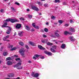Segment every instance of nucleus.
Here are the masks:
<instances>
[{"label":"nucleus","instance_id":"58836bf2","mask_svg":"<svg viewBox=\"0 0 79 79\" xmlns=\"http://www.w3.org/2000/svg\"><path fill=\"white\" fill-rule=\"evenodd\" d=\"M52 48L53 49H56V46H53Z\"/></svg>","mask_w":79,"mask_h":79},{"label":"nucleus","instance_id":"a211bd4d","mask_svg":"<svg viewBox=\"0 0 79 79\" xmlns=\"http://www.w3.org/2000/svg\"><path fill=\"white\" fill-rule=\"evenodd\" d=\"M19 44L20 45H21V46H23L24 45V43L22 42H19Z\"/></svg>","mask_w":79,"mask_h":79},{"label":"nucleus","instance_id":"f8f14e48","mask_svg":"<svg viewBox=\"0 0 79 79\" xmlns=\"http://www.w3.org/2000/svg\"><path fill=\"white\" fill-rule=\"evenodd\" d=\"M69 30L70 31L72 32H75V30L73 28H69Z\"/></svg>","mask_w":79,"mask_h":79},{"label":"nucleus","instance_id":"9b49d317","mask_svg":"<svg viewBox=\"0 0 79 79\" xmlns=\"http://www.w3.org/2000/svg\"><path fill=\"white\" fill-rule=\"evenodd\" d=\"M29 44H30V45H31L32 46H35V43H34V42H31V41H30L29 42Z\"/></svg>","mask_w":79,"mask_h":79},{"label":"nucleus","instance_id":"f704fd0d","mask_svg":"<svg viewBox=\"0 0 79 79\" xmlns=\"http://www.w3.org/2000/svg\"><path fill=\"white\" fill-rule=\"evenodd\" d=\"M7 53L6 52H4L3 53V55L4 56H6V55H7Z\"/></svg>","mask_w":79,"mask_h":79},{"label":"nucleus","instance_id":"7ed1b4c3","mask_svg":"<svg viewBox=\"0 0 79 79\" xmlns=\"http://www.w3.org/2000/svg\"><path fill=\"white\" fill-rule=\"evenodd\" d=\"M31 76L37 78L38 77H39V74L38 73H35V74H34V72H32L31 74Z\"/></svg>","mask_w":79,"mask_h":79},{"label":"nucleus","instance_id":"ddd939ff","mask_svg":"<svg viewBox=\"0 0 79 79\" xmlns=\"http://www.w3.org/2000/svg\"><path fill=\"white\" fill-rule=\"evenodd\" d=\"M64 34L65 35H67V34H70V35H71V34H72V33H71L69 32L66 31H65Z\"/></svg>","mask_w":79,"mask_h":79},{"label":"nucleus","instance_id":"8fccbe9b","mask_svg":"<svg viewBox=\"0 0 79 79\" xmlns=\"http://www.w3.org/2000/svg\"><path fill=\"white\" fill-rule=\"evenodd\" d=\"M7 23H8L7 22H6L4 23V25L6 26V25H8V24H7Z\"/></svg>","mask_w":79,"mask_h":79},{"label":"nucleus","instance_id":"7c9ffc66","mask_svg":"<svg viewBox=\"0 0 79 79\" xmlns=\"http://www.w3.org/2000/svg\"><path fill=\"white\" fill-rule=\"evenodd\" d=\"M63 21L61 20H59V23L60 24H62L63 23Z\"/></svg>","mask_w":79,"mask_h":79},{"label":"nucleus","instance_id":"052dcab7","mask_svg":"<svg viewBox=\"0 0 79 79\" xmlns=\"http://www.w3.org/2000/svg\"><path fill=\"white\" fill-rule=\"evenodd\" d=\"M3 47H2L1 49V52L2 51V49H3Z\"/></svg>","mask_w":79,"mask_h":79},{"label":"nucleus","instance_id":"c85d7f7f","mask_svg":"<svg viewBox=\"0 0 79 79\" xmlns=\"http://www.w3.org/2000/svg\"><path fill=\"white\" fill-rule=\"evenodd\" d=\"M38 4L39 5H40V6H42V3L40 2H37Z\"/></svg>","mask_w":79,"mask_h":79},{"label":"nucleus","instance_id":"49530a36","mask_svg":"<svg viewBox=\"0 0 79 79\" xmlns=\"http://www.w3.org/2000/svg\"><path fill=\"white\" fill-rule=\"evenodd\" d=\"M3 40L5 41L6 40V37H4L3 38Z\"/></svg>","mask_w":79,"mask_h":79},{"label":"nucleus","instance_id":"dca6fc26","mask_svg":"<svg viewBox=\"0 0 79 79\" xmlns=\"http://www.w3.org/2000/svg\"><path fill=\"white\" fill-rule=\"evenodd\" d=\"M13 45H10V43L9 44V45H8V48H13Z\"/></svg>","mask_w":79,"mask_h":79},{"label":"nucleus","instance_id":"de8ad7c7","mask_svg":"<svg viewBox=\"0 0 79 79\" xmlns=\"http://www.w3.org/2000/svg\"><path fill=\"white\" fill-rule=\"evenodd\" d=\"M70 23H73V20H72V19L70 20Z\"/></svg>","mask_w":79,"mask_h":79},{"label":"nucleus","instance_id":"864d4df0","mask_svg":"<svg viewBox=\"0 0 79 79\" xmlns=\"http://www.w3.org/2000/svg\"><path fill=\"white\" fill-rule=\"evenodd\" d=\"M41 59H44V58H45V57H44V56H42L41 57Z\"/></svg>","mask_w":79,"mask_h":79},{"label":"nucleus","instance_id":"c756f323","mask_svg":"<svg viewBox=\"0 0 79 79\" xmlns=\"http://www.w3.org/2000/svg\"><path fill=\"white\" fill-rule=\"evenodd\" d=\"M35 56L36 57V58H39V56H40V55L35 54Z\"/></svg>","mask_w":79,"mask_h":79},{"label":"nucleus","instance_id":"13d9d810","mask_svg":"<svg viewBox=\"0 0 79 79\" xmlns=\"http://www.w3.org/2000/svg\"><path fill=\"white\" fill-rule=\"evenodd\" d=\"M51 18L52 19H54V18H55V17L54 16H52Z\"/></svg>","mask_w":79,"mask_h":79},{"label":"nucleus","instance_id":"ea45409f","mask_svg":"<svg viewBox=\"0 0 79 79\" xmlns=\"http://www.w3.org/2000/svg\"><path fill=\"white\" fill-rule=\"evenodd\" d=\"M15 60L17 61H19V60H20V58H19L16 59Z\"/></svg>","mask_w":79,"mask_h":79},{"label":"nucleus","instance_id":"a19ab883","mask_svg":"<svg viewBox=\"0 0 79 79\" xmlns=\"http://www.w3.org/2000/svg\"><path fill=\"white\" fill-rule=\"evenodd\" d=\"M35 27L36 28V29H39V27L38 26H35Z\"/></svg>","mask_w":79,"mask_h":79},{"label":"nucleus","instance_id":"e2e57ef3","mask_svg":"<svg viewBox=\"0 0 79 79\" xmlns=\"http://www.w3.org/2000/svg\"><path fill=\"white\" fill-rule=\"evenodd\" d=\"M30 10L29 9H27V11H29Z\"/></svg>","mask_w":79,"mask_h":79},{"label":"nucleus","instance_id":"4468645a","mask_svg":"<svg viewBox=\"0 0 79 79\" xmlns=\"http://www.w3.org/2000/svg\"><path fill=\"white\" fill-rule=\"evenodd\" d=\"M18 35H19V36H20V37H21L22 36H23V32H21V31L19 32Z\"/></svg>","mask_w":79,"mask_h":79},{"label":"nucleus","instance_id":"5701e85b","mask_svg":"<svg viewBox=\"0 0 79 79\" xmlns=\"http://www.w3.org/2000/svg\"><path fill=\"white\" fill-rule=\"evenodd\" d=\"M47 45H53V44L50 42H48L47 43Z\"/></svg>","mask_w":79,"mask_h":79},{"label":"nucleus","instance_id":"5fc2aeb1","mask_svg":"<svg viewBox=\"0 0 79 79\" xmlns=\"http://www.w3.org/2000/svg\"><path fill=\"white\" fill-rule=\"evenodd\" d=\"M41 42H42V43H45L44 40H41Z\"/></svg>","mask_w":79,"mask_h":79},{"label":"nucleus","instance_id":"bb28decb","mask_svg":"<svg viewBox=\"0 0 79 79\" xmlns=\"http://www.w3.org/2000/svg\"><path fill=\"white\" fill-rule=\"evenodd\" d=\"M11 60V57H7L6 59V60L7 61H8V60Z\"/></svg>","mask_w":79,"mask_h":79},{"label":"nucleus","instance_id":"6e6d98bb","mask_svg":"<svg viewBox=\"0 0 79 79\" xmlns=\"http://www.w3.org/2000/svg\"><path fill=\"white\" fill-rule=\"evenodd\" d=\"M0 11L1 12V13H3V9H1L0 10Z\"/></svg>","mask_w":79,"mask_h":79},{"label":"nucleus","instance_id":"4d7b16f0","mask_svg":"<svg viewBox=\"0 0 79 79\" xmlns=\"http://www.w3.org/2000/svg\"><path fill=\"white\" fill-rule=\"evenodd\" d=\"M71 41L72 42H73V41H74V39H71Z\"/></svg>","mask_w":79,"mask_h":79},{"label":"nucleus","instance_id":"39448f33","mask_svg":"<svg viewBox=\"0 0 79 79\" xmlns=\"http://www.w3.org/2000/svg\"><path fill=\"white\" fill-rule=\"evenodd\" d=\"M15 27L17 29H20L21 27V24H17L15 26Z\"/></svg>","mask_w":79,"mask_h":79},{"label":"nucleus","instance_id":"20e7f679","mask_svg":"<svg viewBox=\"0 0 79 79\" xmlns=\"http://www.w3.org/2000/svg\"><path fill=\"white\" fill-rule=\"evenodd\" d=\"M26 51L25 49H24V48L20 50L19 51V53H21V55L22 56H23L24 55V52Z\"/></svg>","mask_w":79,"mask_h":79},{"label":"nucleus","instance_id":"37998d69","mask_svg":"<svg viewBox=\"0 0 79 79\" xmlns=\"http://www.w3.org/2000/svg\"><path fill=\"white\" fill-rule=\"evenodd\" d=\"M63 5H67V4L65 2H64L63 3Z\"/></svg>","mask_w":79,"mask_h":79},{"label":"nucleus","instance_id":"6e6552de","mask_svg":"<svg viewBox=\"0 0 79 79\" xmlns=\"http://www.w3.org/2000/svg\"><path fill=\"white\" fill-rule=\"evenodd\" d=\"M44 52L45 53V54H46L47 55H48V56L50 55V56H52V54L50 52H47L45 51Z\"/></svg>","mask_w":79,"mask_h":79},{"label":"nucleus","instance_id":"f257e3e1","mask_svg":"<svg viewBox=\"0 0 79 79\" xmlns=\"http://www.w3.org/2000/svg\"><path fill=\"white\" fill-rule=\"evenodd\" d=\"M4 21H7V22H10V21L12 23H15V22H19V20L17 19H7Z\"/></svg>","mask_w":79,"mask_h":79},{"label":"nucleus","instance_id":"774afa93","mask_svg":"<svg viewBox=\"0 0 79 79\" xmlns=\"http://www.w3.org/2000/svg\"><path fill=\"white\" fill-rule=\"evenodd\" d=\"M28 63H31V61H30V60H29V61H28Z\"/></svg>","mask_w":79,"mask_h":79},{"label":"nucleus","instance_id":"b1692460","mask_svg":"<svg viewBox=\"0 0 79 79\" xmlns=\"http://www.w3.org/2000/svg\"><path fill=\"white\" fill-rule=\"evenodd\" d=\"M44 31L45 32H47L48 31V29L47 28H45L44 29Z\"/></svg>","mask_w":79,"mask_h":79},{"label":"nucleus","instance_id":"cd10ccee","mask_svg":"<svg viewBox=\"0 0 79 79\" xmlns=\"http://www.w3.org/2000/svg\"><path fill=\"white\" fill-rule=\"evenodd\" d=\"M26 28L27 31H29V30H30V28H29V27L27 26H26Z\"/></svg>","mask_w":79,"mask_h":79},{"label":"nucleus","instance_id":"9d476101","mask_svg":"<svg viewBox=\"0 0 79 79\" xmlns=\"http://www.w3.org/2000/svg\"><path fill=\"white\" fill-rule=\"evenodd\" d=\"M38 47L39 48L41 49V50H45V48H43V47L40 45H39L38 46Z\"/></svg>","mask_w":79,"mask_h":79},{"label":"nucleus","instance_id":"c9c22d12","mask_svg":"<svg viewBox=\"0 0 79 79\" xmlns=\"http://www.w3.org/2000/svg\"><path fill=\"white\" fill-rule=\"evenodd\" d=\"M31 8L32 10H34L35 9V6H31Z\"/></svg>","mask_w":79,"mask_h":79},{"label":"nucleus","instance_id":"603ef678","mask_svg":"<svg viewBox=\"0 0 79 79\" xmlns=\"http://www.w3.org/2000/svg\"><path fill=\"white\" fill-rule=\"evenodd\" d=\"M33 59H34V60H36V59H37V58L35 57V56H34L33 57Z\"/></svg>","mask_w":79,"mask_h":79},{"label":"nucleus","instance_id":"680f3d73","mask_svg":"<svg viewBox=\"0 0 79 79\" xmlns=\"http://www.w3.org/2000/svg\"><path fill=\"white\" fill-rule=\"evenodd\" d=\"M58 32H59V31L58 30H57L56 31V32H56L57 33H58Z\"/></svg>","mask_w":79,"mask_h":79},{"label":"nucleus","instance_id":"c03bdc74","mask_svg":"<svg viewBox=\"0 0 79 79\" xmlns=\"http://www.w3.org/2000/svg\"><path fill=\"white\" fill-rule=\"evenodd\" d=\"M48 5V4H44V6H45V7L47 6Z\"/></svg>","mask_w":79,"mask_h":79},{"label":"nucleus","instance_id":"2eb2a0df","mask_svg":"<svg viewBox=\"0 0 79 79\" xmlns=\"http://www.w3.org/2000/svg\"><path fill=\"white\" fill-rule=\"evenodd\" d=\"M65 47H66V45H65V44H62L61 46V48H65Z\"/></svg>","mask_w":79,"mask_h":79},{"label":"nucleus","instance_id":"bf43d9fd","mask_svg":"<svg viewBox=\"0 0 79 79\" xmlns=\"http://www.w3.org/2000/svg\"><path fill=\"white\" fill-rule=\"evenodd\" d=\"M9 38V35H8L6 36V38Z\"/></svg>","mask_w":79,"mask_h":79},{"label":"nucleus","instance_id":"6ab92c4d","mask_svg":"<svg viewBox=\"0 0 79 79\" xmlns=\"http://www.w3.org/2000/svg\"><path fill=\"white\" fill-rule=\"evenodd\" d=\"M17 48H14L11 49L10 50V51H13L14 50H16Z\"/></svg>","mask_w":79,"mask_h":79},{"label":"nucleus","instance_id":"e433bc0d","mask_svg":"<svg viewBox=\"0 0 79 79\" xmlns=\"http://www.w3.org/2000/svg\"><path fill=\"white\" fill-rule=\"evenodd\" d=\"M28 18H32V16L31 15H28Z\"/></svg>","mask_w":79,"mask_h":79},{"label":"nucleus","instance_id":"f03ea898","mask_svg":"<svg viewBox=\"0 0 79 79\" xmlns=\"http://www.w3.org/2000/svg\"><path fill=\"white\" fill-rule=\"evenodd\" d=\"M22 64V63L21 62H19L17 63L16 65H14L13 67L14 68H17V69H23V66H21L20 67H18L20 66H21Z\"/></svg>","mask_w":79,"mask_h":79},{"label":"nucleus","instance_id":"aec40b11","mask_svg":"<svg viewBox=\"0 0 79 79\" xmlns=\"http://www.w3.org/2000/svg\"><path fill=\"white\" fill-rule=\"evenodd\" d=\"M55 34L56 36H57V37H60V35L58 34V33L55 32Z\"/></svg>","mask_w":79,"mask_h":79},{"label":"nucleus","instance_id":"4c0bfd02","mask_svg":"<svg viewBox=\"0 0 79 79\" xmlns=\"http://www.w3.org/2000/svg\"><path fill=\"white\" fill-rule=\"evenodd\" d=\"M73 38H74V37L72 36H69V39H73Z\"/></svg>","mask_w":79,"mask_h":79},{"label":"nucleus","instance_id":"09e8293b","mask_svg":"<svg viewBox=\"0 0 79 79\" xmlns=\"http://www.w3.org/2000/svg\"><path fill=\"white\" fill-rule=\"evenodd\" d=\"M35 31V30H34V29L32 28V29H31V32H33V31Z\"/></svg>","mask_w":79,"mask_h":79},{"label":"nucleus","instance_id":"f3484780","mask_svg":"<svg viewBox=\"0 0 79 79\" xmlns=\"http://www.w3.org/2000/svg\"><path fill=\"white\" fill-rule=\"evenodd\" d=\"M50 50L52 52H53V53H55L56 52V51H55V50L53 49L52 48H51Z\"/></svg>","mask_w":79,"mask_h":79},{"label":"nucleus","instance_id":"0e129e2a","mask_svg":"<svg viewBox=\"0 0 79 79\" xmlns=\"http://www.w3.org/2000/svg\"><path fill=\"white\" fill-rule=\"evenodd\" d=\"M43 37H47V36L46 35H44L43 36Z\"/></svg>","mask_w":79,"mask_h":79},{"label":"nucleus","instance_id":"473e14b6","mask_svg":"<svg viewBox=\"0 0 79 79\" xmlns=\"http://www.w3.org/2000/svg\"><path fill=\"white\" fill-rule=\"evenodd\" d=\"M2 27H8V26H5V25H4V24L2 25Z\"/></svg>","mask_w":79,"mask_h":79},{"label":"nucleus","instance_id":"79ce46f5","mask_svg":"<svg viewBox=\"0 0 79 79\" xmlns=\"http://www.w3.org/2000/svg\"><path fill=\"white\" fill-rule=\"evenodd\" d=\"M15 5H19V3L17 2H15Z\"/></svg>","mask_w":79,"mask_h":79},{"label":"nucleus","instance_id":"393cba45","mask_svg":"<svg viewBox=\"0 0 79 79\" xmlns=\"http://www.w3.org/2000/svg\"><path fill=\"white\" fill-rule=\"evenodd\" d=\"M39 8H37V7H35V9H34V10H35V11H39Z\"/></svg>","mask_w":79,"mask_h":79},{"label":"nucleus","instance_id":"72a5a7b5","mask_svg":"<svg viewBox=\"0 0 79 79\" xmlns=\"http://www.w3.org/2000/svg\"><path fill=\"white\" fill-rule=\"evenodd\" d=\"M32 26L33 27H35V23H33L32 24Z\"/></svg>","mask_w":79,"mask_h":79},{"label":"nucleus","instance_id":"423d86ee","mask_svg":"<svg viewBox=\"0 0 79 79\" xmlns=\"http://www.w3.org/2000/svg\"><path fill=\"white\" fill-rule=\"evenodd\" d=\"M9 27V28L6 31V34H10L11 32V28L10 27Z\"/></svg>","mask_w":79,"mask_h":79},{"label":"nucleus","instance_id":"a878e982","mask_svg":"<svg viewBox=\"0 0 79 79\" xmlns=\"http://www.w3.org/2000/svg\"><path fill=\"white\" fill-rule=\"evenodd\" d=\"M11 9L13 11H16V10L15 9V8H14L13 7H11Z\"/></svg>","mask_w":79,"mask_h":79},{"label":"nucleus","instance_id":"a18cd8bd","mask_svg":"<svg viewBox=\"0 0 79 79\" xmlns=\"http://www.w3.org/2000/svg\"><path fill=\"white\" fill-rule=\"evenodd\" d=\"M25 47H26V48H27V49H29V47H28V45H26Z\"/></svg>","mask_w":79,"mask_h":79},{"label":"nucleus","instance_id":"412c9836","mask_svg":"<svg viewBox=\"0 0 79 79\" xmlns=\"http://www.w3.org/2000/svg\"><path fill=\"white\" fill-rule=\"evenodd\" d=\"M55 34L56 36H57V37H60V35L58 34V33L55 32Z\"/></svg>","mask_w":79,"mask_h":79},{"label":"nucleus","instance_id":"4be33fe9","mask_svg":"<svg viewBox=\"0 0 79 79\" xmlns=\"http://www.w3.org/2000/svg\"><path fill=\"white\" fill-rule=\"evenodd\" d=\"M60 0H55V3H60Z\"/></svg>","mask_w":79,"mask_h":79},{"label":"nucleus","instance_id":"338daca9","mask_svg":"<svg viewBox=\"0 0 79 79\" xmlns=\"http://www.w3.org/2000/svg\"><path fill=\"white\" fill-rule=\"evenodd\" d=\"M46 25H48V23L47 22L46 23Z\"/></svg>","mask_w":79,"mask_h":79},{"label":"nucleus","instance_id":"1a4fd4ad","mask_svg":"<svg viewBox=\"0 0 79 79\" xmlns=\"http://www.w3.org/2000/svg\"><path fill=\"white\" fill-rule=\"evenodd\" d=\"M8 77H13L14 76V74L13 73H10L7 75Z\"/></svg>","mask_w":79,"mask_h":79},{"label":"nucleus","instance_id":"0eeeda50","mask_svg":"<svg viewBox=\"0 0 79 79\" xmlns=\"http://www.w3.org/2000/svg\"><path fill=\"white\" fill-rule=\"evenodd\" d=\"M13 62H12L10 60L8 61L7 62V64L8 66H11Z\"/></svg>","mask_w":79,"mask_h":79},{"label":"nucleus","instance_id":"3c124183","mask_svg":"<svg viewBox=\"0 0 79 79\" xmlns=\"http://www.w3.org/2000/svg\"><path fill=\"white\" fill-rule=\"evenodd\" d=\"M44 43H47V42H48V40H44Z\"/></svg>","mask_w":79,"mask_h":79},{"label":"nucleus","instance_id":"2f4dec72","mask_svg":"<svg viewBox=\"0 0 79 79\" xmlns=\"http://www.w3.org/2000/svg\"><path fill=\"white\" fill-rule=\"evenodd\" d=\"M20 20L21 21H24V20H25L24 19V18L22 17L20 18Z\"/></svg>","mask_w":79,"mask_h":79},{"label":"nucleus","instance_id":"69168bd1","mask_svg":"<svg viewBox=\"0 0 79 79\" xmlns=\"http://www.w3.org/2000/svg\"><path fill=\"white\" fill-rule=\"evenodd\" d=\"M14 35H16V32H15Z\"/></svg>","mask_w":79,"mask_h":79}]
</instances>
